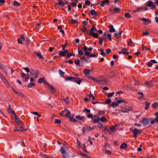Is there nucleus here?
<instances>
[{
	"instance_id": "c9c22d12",
	"label": "nucleus",
	"mask_w": 158,
	"mask_h": 158,
	"mask_svg": "<svg viewBox=\"0 0 158 158\" xmlns=\"http://www.w3.org/2000/svg\"><path fill=\"white\" fill-rule=\"evenodd\" d=\"M75 63L76 65H79L80 64V61L77 58V60H75Z\"/></svg>"
},
{
	"instance_id": "393cba45",
	"label": "nucleus",
	"mask_w": 158,
	"mask_h": 158,
	"mask_svg": "<svg viewBox=\"0 0 158 158\" xmlns=\"http://www.w3.org/2000/svg\"><path fill=\"white\" fill-rule=\"evenodd\" d=\"M100 121H101L102 122H106V118L104 116H102L101 118L99 117Z\"/></svg>"
},
{
	"instance_id": "5701e85b",
	"label": "nucleus",
	"mask_w": 158,
	"mask_h": 158,
	"mask_svg": "<svg viewBox=\"0 0 158 158\" xmlns=\"http://www.w3.org/2000/svg\"><path fill=\"white\" fill-rule=\"evenodd\" d=\"M76 118L82 121L85 118V117L84 116H81L80 115L76 116Z\"/></svg>"
},
{
	"instance_id": "864d4df0",
	"label": "nucleus",
	"mask_w": 158,
	"mask_h": 158,
	"mask_svg": "<svg viewBox=\"0 0 158 158\" xmlns=\"http://www.w3.org/2000/svg\"><path fill=\"white\" fill-rule=\"evenodd\" d=\"M99 43L100 44L102 45V43L103 42V40H102V39L101 37H99Z\"/></svg>"
},
{
	"instance_id": "f3484780",
	"label": "nucleus",
	"mask_w": 158,
	"mask_h": 158,
	"mask_svg": "<svg viewBox=\"0 0 158 158\" xmlns=\"http://www.w3.org/2000/svg\"><path fill=\"white\" fill-rule=\"evenodd\" d=\"M140 19L144 22L143 24L145 25H147L149 23V22L148 21V19L142 18L141 19Z\"/></svg>"
},
{
	"instance_id": "dca6fc26",
	"label": "nucleus",
	"mask_w": 158,
	"mask_h": 158,
	"mask_svg": "<svg viewBox=\"0 0 158 158\" xmlns=\"http://www.w3.org/2000/svg\"><path fill=\"white\" fill-rule=\"evenodd\" d=\"M31 74L33 76L36 78L37 77V75L36 73L34 70L32 69L31 71Z\"/></svg>"
},
{
	"instance_id": "6ab92c4d",
	"label": "nucleus",
	"mask_w": 158,
	"mask_h": 158,
	"mask_svg": "<svg viewBox=\"0 0 158 158\" xmlns=\"http://www.w3.org/2000/svg\"><path fill=\"white\" fill-rule=\"evenodd\" d=\"M34 53L36 54L37 56L39 57L40 59L44 60V57L42 56L41 53H37L36 52H34Z\"/></svg>"
},
{
	"instance_id": "de8ad7c7",
	"label": "nucleus",
	"mask_w": 158,
	"mask_h": 158,
	"mask_svg": "<svg viewBox=\"0 0 158 158\" xmlns=\"http://www.w3.org/2000/svg\"><path fill=\"white\" fill-rule=\"evenodd\" d=\"M78 54L81 56L83 54V51L81 50H80V49L78 48Z\"/></svg>"
},
{
	"instance_id": "412c9836",
	"label": "nucleus",
	"mask_w": 158,
	"mask_h": 158,
	"mask_svg": "<svg viewBox=\"0 0 158 158\" xmlns=\"http://www.w3.org/2000/svg\"><path fill=\"white\" fill-rule=\"evenodd\" d=\"M147 6L149 7H151V6H152L153 4V2L151 0L148 1L147 2Z\"/></svg>"
},
{
	"instance_id": "7ed1b4c3",
	"label": "nucleus",
	"mask_w": 158,
	"mask_h": 158,
	"mask_svg": "<svg viewBox=\"0 0 158 158\" xmlns=\"http://www.w3.org/2000/svg\"><path fill=\"white\" fill-rule=\"evenodd\" d=\"M132 132L134 134V137L135 138H136L137 137V135L141 133V130H138L136 128H135L132 131Z\"/></svg>"
},
{
	"instance_id": "37998d69",
	"label": "nucleus",
	"mask_w": 158,
	"mask_h": 158,
	"mask_svg": "<svg viewBox=\"0 0 158 158\" xmlns=\"http://www.w3.org/2000/svg\"><path fill=\"white\" fill-rule=\"evenodd\" d=\"M99 51L101 52L100 55H102L103 56H105V54L103 52V49H101L99 50Z\"/></svg>"
},
{
	"instance_id": "0eeeda50",
	"label": "nucleus",
	"mask_w": 158,
	"mask_h": 158,
	"mask_svg": "<svg viewBox=\"0 0 158 158\" xmlns=\"http://www.w3.org/2000/svg\"><path fill=\"white\" fill-rule=\"evenodd\" d=\"M15 117V122L17 123L19 125L21 126L23 125V123L21 122L20 119L18 117H17L16 114L14 115Z\"/></svg>"
},
{
	"instance_id": "6e6552de",
	"label": "nucleus",
	"mask_w": 158,
	"mask_h": 158,
	"mask_svg": "<svg viewBox=\"0 0 158 158\" xmlns=\"http://www.w3.org/2000/svg\"><path fill=\"white\" fill-rule=\"evenodd\" d=\"M8 107L7 110L8 113H10L12 115H14L16 114L14 111L11 108L10 106V105L8 106Z\"/></svg>"
},
{
	"instance_id": "774afa93",
	"label": "nucleus",
	"mask_w": 158,
	"mask_h": 158,
	"mask_svg": "<svg viewBox=\"0 0 158 158\" xmlns=\"http://www.w3.org/2000/svg\"><path fill=\"white\" fill-rule=\"evenodd\" d=\"M85 3L86 5L88 6H89L90 5V2L89 0H86L85 2Z\"/></svg>"
},
{
	"instance_id": "4d7b16f0",
	"label": "nucleus",
	"mask_w": 158,
	"mask_h": 158,
	"mask_svg": "<svg viewBox=\"0 0 158 158\" xmlns=\"http://www.w3.org/2000/svg\"><path fill=\"white\" fill-rule=\"evenodd\" d=\"M64 100L66 103L69 104V101L68 98H64Z\"/></svg>"
},
{
	"instance_id": "c03bdc74",
	"label": "nucleus",
	"mask_w": 158,
	"mask_h": 158,
	"mask_svg": "<svg viewBox=\"0 0 158 158\" xmlns=\"http://www.w3.org/2000/svg\"><path fill=\"white\" fill-rule=\"evenodd\" d=\"M93 121L94 123H98L100 121V120L99 119V118H98L94 119Z\"/></svg>"
},
{
	"instance_id": "b1692460",
	"label": "nucleus",
	"mask_w": 158,
	"mask_h": 158,
	"mask_svg": "<svg viewBox=\"0 0 158 158\" xmlns=\"http://www.w3.org/2000/svg\"><path fill=\"white\" fill-rule=\"evenodd\" d=\"M103 152L105 154L109 155H111L112 154V152L111 151H109L107 150H104L103 151Z\"/></svg>"
},
{
	"instance_id": "052dcab7",
	"label": "nucleus",
	"mask_w": 158,
	"mask_h": 158,
	"mask_svg": "<svg viewBox=\"0 0 158 158\" xmlns=\"http://www.w3.org/2000/svg\"><path fill=\"white\" fill-rule=\"evenodd\" d=\"M105 4V2L102 1L100 2V6H101L103 7Z\"/></svg>"
},
{
	"instance_id": "cd10ccee",
	"label": "nucleus",
	"mask_w": 158,
	"mask_h": 158,
	"mask_svg": "<svg viewBox=\"0 0 158 158\" xmlns=\"http://www.w3.org/2000/svg\"><path fill=\"white\" fill-rule=\"evenodd\" d=\"M127 144L125 143H123L121 145H120V148L121 149H124V148H126L127 147Z\"/></svg>"
},
{
	"instance_id": "4468645a",
	"label": "nucleus",
	"mask_w": 158,
	"mask_h": 158,
	"mask_svg": "<svg viewBox=\"0 0 158 158\" xmlns=\"http://www.w3.org/2000/svg\"><path fill=\"white\" fill-rule=\"evenodd\" d=\"M81 30L83 32L85 33L86 34H88L89 32L88 30L86 29L84 26H82V28H80Z\"/></svg>"
},
{
	"instance_id": "2f4dec72",
	"label": "nucleus",
	"mask_w": 158,
	"mask_h": 158,
	"mask_svg": "<svg viewBox=\"0 0 158 158\" xmlns=\"http://www.w3.org/2000/svg\"><path fill=\"white\" fill-rule=\"evenodd\" d=\"M120 10L119 8H114V9L113 10L112 12L113 13H116V12H118Z\"/></svg>"
},
{
	"instance_id": "7c9ffc66",
	"label": "nucleus",
	"mask_w": 158,
	"mask_h": 158,
	"mask_svg": "<svg viewBox=\"0 0 158 158\" xmlns=\"http://www.w3.org/2000/svg\"><path fill=\"white\" fill-rule=\"evenodd\" d=\"M60 56H64L66 55V53L64 51H60L59 54Z\"/></svg>"
},
{
	"instance_id": "79ce46f5",
	"label": "nucleus",
	"mask_w": 158,
	"mask_h": 158,
	"mask_svg": "<svg viewBox=\"0 0 158 158\" xmlns=\"http://www.w3.org/2000/svg\"><path fill=\"white\" fill-rule=\"evenodd\" d=\"M80 79V78H76V80L75 81H74V82H75L77 83L79 85H80L81 84V80H79L78 81H77V79Z\"/></svg>"
},
{
	"instance_id": "f257e3e1",
	"label": "nucleus",
	"mask_w": 158,
	"mask_h": 158,
	"mask_svg": "<svg viewBox=\"0 0 158 158\" xmlns=\"http://www.w3.org/2000/svg\"><path fill=\"white\" fill-rule=\"evenodd\" d=\"M97 31L96 27L93 26L90 30L89 34L94 38H97L98 37V35L97 33H95L94 31Z\"/></svg>"
},
{
	"instance_id": "473e14b6",
	"label": "nucleus",
	"mask_w": 158,
	"mask_h": 158,
	"mask_svg": "<svg viewBox=\"0 0 158 158\" xmlns=\"http://www.w3.org/2000/svg\"><path fill=\"white\" fill-rule=\"evenodd\" d=\"M105 112L102 111H99V112H98L97 114V115L98 116H100L101 115L103 114Z\"/></svg>"
},
{
	"instance_id": "9b49d317",
	"label": "nucleus",
	"mask_w": 158,
	"mask_h": 158,
	"mask_svg": "<svg viewBox=\"0 0 158 158\" xmlns=\"http://www.w3.org/2000/svg\"><path fill=\"white\" fill-rule=\"evenodd\" d=\"M63 112H66L65 116L66 117L70 118L71 116V113L70 111L68 110H65L63 111Z\"/></svg>"
},
{
	"instance_id": "f704fd0d",
	"label": "nucleus",
	"mask_w": 158,
	"mask_h": 158,
	"mask_svg": "<svg viewBox=\"0 0 158 158\" xmlns=\"http://www.w3.org/2000/svg\"><path fill=\"white\" fill-rule=\"evenodd\" d=\"M158 106V103L157 102H155L152 104V107L153 108H155Z\"/></svg>"
},
{
	"instance_id": "58836bf2",
	"label": "nucleus",
	"mask_w": 158,
	"mask_h": 158,
	"mask_svg": "<svg viewBox=\"0 0 158 158\" xmlns=\"http://www.w3.org/2000/svg\"><path fill=\"white\" fill-rule=\"evenodd\" d=\"M145 103H146V106L145 107V110L148 109L149 107V106L150 105V103L147 102H146Z\"/></svg>"
},
{
	"instance_id": "c756f323",
	"label": "nucleus",
	"mask_w": 158,
	"mask_h": 158,
	"mask_svg": "<svg viewBox=\"0 0 158 158\" xmlns=\"http://www.w3.org/2000/svg\"><path fill=\"white\" fill-rule=\"evenodd\" d=\"M126 88L127 90H133L135 89V88L134 87L130 86H126Z\"/></svg>"
},
{
	"instance_id": "0e129e2a",
	"label": "nucleus",
	"mask_w": 158,
	"mask_h": 158,
	"mask_svg": "<svg viewBox=\"0 0 158 158\" xmlns=\"http://www.w3.org/2000/svg\"><path fill=\"white\" fill-rule=\"evenodd\" d=\"M114 92H112L111 93H110L108 94L107 96L108 97H110L112 96H113V95H114Z\"/></svg>"
},
{
	"instance_id": "09e8293b",
	"label": "nucleus",
	"mask_w": 158,
	"mask_h": 158,
	"mask_svg": "<svg viewBox=\"0 0 158 158\" xmlns=\"http://www.w3.org/2000/svg\"><path fill=\"white\" fill-rule=\"evenodd\" d=\"M90 14L93 15H96V13L95 10H92L90 11Z\"/></svg>"
},
{
	"instance_id": "ea45409f",
	"label": "nucleus",
	"mask_w": 158,
	"mask_h": 158,
	"mask_svg": "<svg viewBox=\"0 0 158 158\" xmlns=\"http://www.w3.org/2000/svg\"><path fill=\"white\" fill-rule=\"evenodd\" d=\"M125 17L127 18H129L131 17L129 13H125L124 14Z\"/></svg>"
},
{
	"instance_id": "a878e982",
	"label": "nucleus",
	"mask_w": 158,
	"mask_h": 158,
	"mask_svg": "<svg viewBox=\"0 0 158 158\" xmlns=\"http://www.w3.org/2000/svg\"><path fill=\"white\" fill-rule=\"evenodd\" d=\"M72 116L74 117V115L73 114L72 115ZM70 120L72 122H77V120L73 118V117H70Z\"/></svg>"
},
{
	"instance_id": "338daca9",
	"label": "nucleus",
	"mask_w": 158,
	"mask_h": 158,
	"mask_svg": "<svg viewBox=\"0 0 158 158\" xmlns=\"http://www.w3.org/2000/svg\"><path fill=\"white\" fill-rule=\"evenodd\" d=\"M111 100L110 99H107L105 102L106 104H109L111 102Z\"/></svg>"
},
{
	"instance_id": "c85d7f7f",
	"label": "nucleus",
	"mask_w": 158,
	"mask_h": 158,
	"mask_svg": "<svg viewBox=\"0 0 158 158\" xmlns=\"http://www.w3.org/2000/svg\"><path fill=\"white\" fill-rule=\"evenodd\" d=\"M115 126H117V125L111 126L110 127V130L112 132L116 130Z\"/></svg>"
},
{
	"instance_id": "a19ab883",
	"label": "nucleus",
	"mask_w": 158,
	"mask_h": 158,
	"mask_svg": "<svg viewBox=\"0 0 158 158\" xmlns=\"http://www.w3.org/2000/svg\"><path fill=\"white\" fill-rule=\"evenodd\" d=\"M44 79V78H40L38 80V81L39 83H41L43 82V81Z\"/></svg>"
},
{
	"instance_id": "39448f33",
	"label": "nucleus",
	"mask_w": 158,
	"mask_h": 158,
	"mask_svg": "<svg viewBox=\"0 0 158 158\" xmlns=\"http://www.w3.org/2000/svg\"><path fill=\"white\" fill-rule=\"evenodd\" d=\"M91 127H90L89 126L87 125L85 126V127H84L82 128V131L83 132V134H84L85 132H86L88 131H91Z\"/></svg>"
},
{
	"instance_id": "bf43d9fd",
	"label": "nucleus",
	"mask_w": 158,
	"mask_h": 158,
	"mask_svg": "<svg viewBox=\"0 0 158 158\" xmlns=\"http://www.w3.org/2000/svg\"><path fill=\"white\" fill-rule=\"evenodd\" d=\"M59 72L60 74L61 75H63L64 74V72L62 71L60 69H59Z\"/></svg>"
},
{
	"instance_id": "f8f14e48",
	"label": "nucleus",
	"mask_w": 158,
	"mask_h": 158,
	"mask_svg": "<svg viewBox=\"0 0 158 158\" xmlns=\"http://www.w3.org/2000/svg\"><path fill=\"white\" fill-rule=\"evenodd\" d=\"M13 91H14V92H15V94H17L19 96L21 97H22V98L24 97V95H23V94L21 93L18 92L16 91L15 90V89L14 88H13Z\"/></svg>"
},
{
	"instance_id": "a211bd4d",
	"label": "nucleus",
	"mask_w": 158,
	"mask_h": 158,
	"mask_svg": "<svg viewBox=\"0 0 158 158\" xmlns=\"http://www.w3.org/2000/svg\"><path fill=\"white\" fill-rule=\"evenodd\" d=\"M48 86V88L50 90L51 92H53L55 90L54 88L50 84Z\"/></svg>"
},
{
	"instance_id": "3c124183",
	"label": "nucleus",
	"mask_w": 158,
	"mask_h": 158,
	"mask_svg": "<svg viewBox=\"0 0 158 158\" xmlns=\"http://www.w3.org/2000/svg\"><path fill=\"white\" fill-rule=\"evenodd\" d=\"M35 85V84L34 83H30L28 85L27 87L28 88H31L32 86H34Z\"/></svg>"
},
{
	"instance_id": "20e7f679",
	"label": "nucleus",
	"mask_w": 158,
	"mask_h": 158,
	"mask_svg": "<svg viewBox=\"0 0 158 158\" xmlns=\"http://www.w3.org/2000/svg\"><path fill=\"white\" fill-rule=\"evenodd\" d=\"M0 78L2 79V81H3V83H4L6 85H8V83L7 82V81L6 80V78L0 72Z\"/></svg>"
},
{
	"instance_id": "bb28decb",
	"label": "nucleus",
	"mask_w": 158,
	"mask_h": 158,
	"mask_svg": "<svg viewBox=\"0 0 158 158\" xmlns=\"http://www.w3.org/2000/svg\"><path fill=\"white\" fill-rule=\"evenodd\" d=\"M90 70L85 69L83 71V73L85 75H88L89 74Z\"/></svg>"
},
{
	"instance_id": "e2e57ef3",
	"label": "nucleus",
	"mask_w": 158,
	"mask_h": 158,
	"mask_svg": "<svg viewBox=\"0 0 158 158\" xmlns=\"http://www.w3.org/2000/svg\"><path fill=\"white\" fill-rule=\"evenodd\" d=\"M142 8V7H139L137 8L136 10L134 11V12H136L139 11Z\"/></svg>"
},
{
	"instance_id": "603ef678",
	"label": "nucleus",
	"mask_w": 158,
	"mask_h": 158,
	"mask_svg": "<svg viewBox=\"0 0 158 158\" xmlns=\"http://www.w3.org/2000/svg\"><path fill=\"white\" fill-rule=\"evenodd\" d=\"M61 123L60 120L59 119H55V123L57 124H60Z\"/></svg>"
},
{
	"instance_id": "ddd939ff",
	"label": "nucleus",
	"mask_w": 158,
	"mask_h": 158,
	"mask_svg": "<svg viewBox=\"0 0 158 158\" xmlns=\"http://www.w3.org/2000/svg\"><path fill=\"white\" fill-rule=\"evenodd\" d=\"M80 59L81 60H84L88 63H89L91 61V60L89 58V57H81L80 58Z\"/></svg>"
},
{
	"instance_id": "aec40b11",
	"label": "nucleus",
	"mask_w": 158,
	"mask_h": 158,
	"mask_svg": "<svg viewBox=\"0 0 158 158\" xmlns=\"http://www.w3.org/2000/svg\"><path fill=\"white\" fill-rule=\"evenodd\" d=\"M110 28V32H113L115 31V30L113 26L112 25H110L109 26Z\"/></svg>"
},
{
	"instance_id": "f03ea898",
	"label": "nucleus",
	"mask_w": 158,
	"mask_h": 158,
	"mask_svg": "<svg viewBox=\"0 0 158 158\" xmlns=\"http://www.w3.org/2000/svg\"><path fill=\"white\" fill-rule=\"evenodd\" d=\"M60 150L61 153L62 154V157L63 158H66L68 157V155L65 154L66 151L64 147H61Z\"/></svg>"
},
{
	"instance_id": "4be33fe9",
	"label": "nucleus",
	"mask_w": 158,
	"mask_h": 158,
	"mask_svg": "<svg viewBox=\"0 0 158 158\" xmlns=\"http://www.w3.org/2000/svg\"><path fill=\"white\" fill-rule=\"evenodd\" d=\"M122 32V31H120L118 32V33H117V32L115 33L114 34V36H116V37H119L120 36Z\"/></svg>"
},
{
	"instance_id": "680f3d73",
	"label": "nucleus",
	"mask_w": 158,
	"mask_h": 158,
	"mask_svg": "<svg viewBox=\"0 0 158 158\" xmlns=\"http://www.w3.org/2000/svg\"><path fill=\"white\" fill-rule=\"evenodd\" d=\"M127 49L126 48H123L122 49V53L123 54H125L127 51Z\"/></svg>"
},
{
	"instance_id": "1a4fd4ad",
	"label": "nucleus",
	"mask_w": 158,
	"mask_h": 158,
	"mask_svg": "<svg viewBox=\"0 0 158 158\" xmlns=\"http://www.w3.org/2000/svg\"><path fill=\"white\" fill-rule=\"evenodd\" d=\"M25 39L23 35H21L20 36V38L18 39V42L19 43L22 44V41H25Z\"/></svg>"
},
{
	"instance_id": "49530a36",
	"label": "nucleus",
	"mask_w": 158,
	"mask_h": 158,
	"mask_svg": "<svg viewBox=\"0 0 158 158\" xmlns=\"http://www.w3.org/2000/svg\"><path fill=\"white\" fill-rule=\"evenodd\" d=\"M70 22H71L73 24H75V23H76L77 24L78 23V22L77 21H76L75 20H73V19H72V20H70Z\"/></svg>"
},
{
	"instance_id": "6e6d98bb",
	"label": "nucleus",
	"mask_w": 158,
	"mask_h": 158,
	"mask_svg": "<svg viewBox=\"0 0 158 158\" xmlns=\"http://www.w3.org/2000/svg\"><path fill=\"white\" fill-rule=\"evenodd\" d=\"M83 111L84 112H85V111H86L88 113H89L90 112V110L88 109H85L83 110Z\"/></svg>"
},
{
	"instance_id": "e433bc0d",
	"label": "nucleus",
	"mask_w": 158,
	"mask_h": 158,
	"mask_svg": "<svg viewBox=\"0 0 158 158\" xmlns=\"http://www.w3.org/2000/svg\"><path fill=\"white\" fill-rule=\"evenodd\" d=\"M112 107H117L118 106V103L117 102H113L112 103Z\"/></svg>"
},
{
	"instance_id": "a18cd8bd",
	"label": "nucleus",
	"mask_w": 158,
	"mask_h": 158,
	"mask_svg": "<svg viewBox=\"0 0 158 158\" xmlns=\"http://www.w3.org/2000/svg\"><path fill=\"white\" fill-rule=\"evenodd\" d=\"M64 4L65 3L61 0L59 1V2L58 3V5H60L62 6H63Z\"/></svg>"
},
{
	"instance_id": "5fc2aeb1",
	"label": "nucleus",
	"mask_w": 158,
	"mask_h": 158,
	"mask_svg": "<svg viewBox=\"0 0 158 158\" xmlns=\"http://www.w3.org/2000/svg\"><path fill=\"white\" fill-rule=\"evenodd\" d=\"M13 4L15 6H19L20 5V4L16 1H14Z\"/></svg>"
},
{
	"instance_id": "2eb2a0df",
	"label": "nucleus",
	"mask_w": 158,
	"mask_h": 158,
	"mask_svg": "<svg viewBox=\"0 0 158 158\" xmlns=\"http://www.w3.org/2000/svg\"><path fill=\"white\" fill-rule=\"evenodd\" d=\"M148 120L145 118H143L142 121V123L144 126H147L148 124Z\"/></svg>"
},
{
	"instance_id": "9d476101",
	"label": "nucleus",
	"mask_w": 158,
	"mask_h": 158,
	"mask_svg": "<svg viewBox=\"0 0 158 158\" xmlns=\"http://www.w3.org/2000/svg\"><path fill=\"white\" fill-rule=\"evenodd\" d=\"M65 79L67 81H73L76 80V78L74 77H65Z\"/></svg>"
},
{
	"instance_id": "69168bd1",
	"label": "nucleus",
	"mask_w": 158,
	"mask_h": 158,
	"mask_svg": "<svg viewBox=\"0 0 158 158\" xmlns=\"http://www.w3.org/2000/svg\"><path fill=\"white\" fill-rule=\"evenodd\" d=\"M23 69L26 71L27 72H30V69L28 67L23 68Z\"/></svg>"
},
{
	"instance_id": "4c0bfd02",
	"label": "nucleus",
	"mask_w": 158,
	"mask_h": 158,
	"mask_svg": "<svg viewBox=\"0 0 158 158\" xmlns=\"http://www.w3.org/2000/svg\"><path fill=\"white\" fill-rule=\"evenodd\" d=\"M22 126V125L20 126V127L19 128V130H20V131H24L27 130V129H24V128Z\"/></svg>"
},
{
	"instance_id": "8fccbe9b",
	"label": "nucleus",
	"mask_w": 158,
	"mask_h": 158,
	"mask_svg": "<svg viewBox=\"0 0 158 158\" xmlns=\"http://www.w3.org/2000/svg\"><path fill=\"white\" fill-rule=\"evenodd\" d=\"M107 80L106 79H103L100 81V83L102 84H105L107 82Z\"/></svg>"
},
{
	"instance_id": "13d9d810",
	"label": "nucleus",
	"mask_w": 158,
	"mask_h": 158,
	"mask_svg": "<svg viewBox=\"0 0 158 158\" xmlns=\"http://www.w3.org/2000/svg\"><path fill=\"white\" fill-rule=\"evenodd\" d=\"M143 35L145 36H147L149 35V32L147 31H146L145 32H144L143 33Z\"/></svg>"
},
{
	"instance_id": "72a5a7b5",
	"label": "nucleus",
	"mask_w": 158,
	"mask_h": 158,
	"mask_svg": "<svg viewBox=\"0 0 158 158\" xmlns=\"http://www.w3.org/2000/svg\"><path fill=\"white\" fill-rule=\"evenodd\" d=\"M145 84L148 85L150 87H151L153 85L152 84V81H146L145 82Z\"/></svg>"
},
{
	"instance_id": "423d86ee",
	"label": "nucleus",
	"mask_w": 158,
	"mask_h": 158,
	"mask_svg": "<svg viewBox=\"0 0 158 158\" xmlns=\"http://www.w3.org/2000/svg\"><path fill=\"white\" fill-rule=\"evenodd\" d=\"M0 68L1 70L3 71L6 73V75L8 74V69L5 67L3 66L1 63H0Z\"/></svg>"
}]
</instances>
